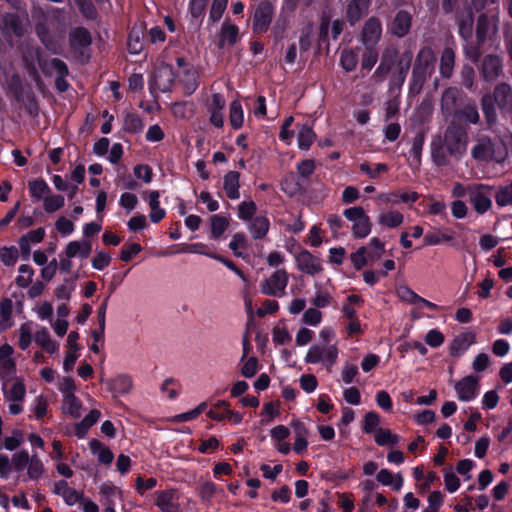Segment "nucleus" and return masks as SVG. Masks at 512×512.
<instances>
[{
    "label": "nucleus",
    "mask_w": 512,
    "mask_h": 512,
    "mask_svg": "<svg viewBox=\"0 0 512 512\" xmlns=\"http://www.w3.org/2000/svg\"><path fill=\"white\" fill-rule=\"evenodd\" d=\"M470 153L472 159L480 163L495 162L502 164L508 156L507 148L496 143L487 135H478L475 138Z\"/></svg>",
    "instance_id": "f257e3e1"
},
{
    "label": "nucleus",
    "mask_w": 512,
    "mask_h": 512,
    "mask_svg": "<svg viewBox=\"0 0 512 512\" xmlns=\"http://www.w3.org/2000/svg\"><path fill=\"white\" fill-rule=\"evenodd\" d=\"M442 144L450 157L460 161L467 152V130L461 125L452 122L447 126L444 132Z\"/></svg>",
    "instance_id": "f03ea898"
},
{
    "label": "nucleus",
    "mask_w": 512,
    "mask_h": 512,
    "mask_svg": "<svg viewBox=\"0 0 512 512\" xmlns=\"http://www.w3.org/2000/svg\"><path fill=\"white\" fill-rule=\"evenodd\" d=\"M65 12L62 9L52 8L48 12V17L56 22V29L58 30L57 39H53L50 35L48 28L44 24H38L36 26V33L40 38L41 42L45 47L51 50L53 53H58V41H63L65 38V28L67 26V20L64 16Z\"/></svg>",
    "instance_id": "7ed1b4c3"
},
{
    "label": "nucleus",
    "mask_w": 512,
    "mask_h": 512,
    "mask_svg": "<svg viewBox=\"0 0 512 512\" xmlns=\"http://www.w3.org/2000/svg\"><path fill=\"white\" fill-rule=\"evenodd\" d=\"M2 380L4 381L2 386L4 398L9 403L8 411L11 415H18L23 411L26 396L25 383L18 377Z\"/></svg>",
    "instance_id": "20e7f679"
},
{
    "label": "nucleus",
    "mask_w": 512,
    "mask_h": 512,
    "mask_svg": "<svg viewBox=\"0 0 512 512\" xmlns=\"http://www.w3.org/2000/svg\"><path fill=\"white\" fill-rule=\"evenodd\" d=\"M338 357L339 349L336 344L316 343L308 349L304 360L308 364H321L326 370L331 371Z\"/></svg>",
    "instance_id": "39448f33"
},
{
    "label": "nucleus",
    "mask_w": 512,
    "mask_h": 512,
    "mask_svg": "<svg viewBox=\"0 0 512 512\" xmlns=\"http://www.w3.org/2000/svg\"><path fill=\"white\" fill-rule=\"evenodd\" d=\"M343 216L352 223L351 232L355 239H364L372 231L370 217L361 206H354L343 211Z\"/></svg>",
    "instance_id": "423d86ee"
},
{
    "label": "nucleus",
    "mask_w": 512,
    "mask_h": 512,
    "mask_svg": "<svg viewBox=\"0 0 512 512\" xmlns=\"http://www.w3.org/2000/svg\"><path fill=\"white\" fill-rule=\"evenodd\" d=\"M289 282V275L285 269H277L260 283V292L263 295L283 297Z\"/></svg>",
    "instance_id": "0eeeda50"
},
{
    "label": "nucleus",
    "mask_w": 512,
    "mask_h": 512,
    "mask_svg": "<svg viewBox=\"0 0 512 512\" xmlns=\"http://www.w3.org/2000/svg\"><path fill=\"white\" fill-rule=\"evenodd\" d=\"M492 187L484 184L469 185V202L478 214H484L492 206Z\"/></svg>",
    "instance_id": "6e6552de"
},
{
    "label": "nucleus",
    "mask_w": 512,
    "mask_h": 512,
    "mask_svg": "<svg viewBox=\"0 0 512 512\" xmlns=\"http://www.w3.org/2000/svg\"><path fill=\"white\" fill-rule=\"evenodd\" d=\"M295 261L298 270L310 276L318 275L323 270L321 259L306 249L295 255Z\"/></svg>",
    "instance_id": "1a4fd4ad"
},
{
    "label": "nucleus",
    "mask_w": 512,
    "mask_h": 512,
    "mask_svg": "<svg viewBox=\"0 0 512 512\" xmlns=\"http://www.w3.org/2000/svg\"><path fill=\"white\" fill-rule=\"evenodd\" d=\"M28 24V15L26 13H7L3 16L0 28L6 34H13L20 37L24 33V28Z\"/></svg>",
    "instance_id": "9d476101"
},
{
    "label": "nucleus",
    "mask_w": 512,
    "mask_h": 512,
    "mask_svg": "<svg viewBox=\"0 0 512 512\" xmlns=\"http://www.w3.org/2000/svg\"><path fill=\"white\" fill-rule=\"evenodd\" d=\"M155 504L161 512H181L180 494L173 488L158 491Z\"/></svg>",
    "instance_id": "9b49d317"
},
{
    "label": "nucleus",
    "mask_w": 512,
    "mask_h": 512,
    "mask_svg": "<svg viewBox=\"0 0 512 512\" xmlns=\"http://www.w3.org/2000/svg\"><path fill=\"white\" fill-rule=\"evenodd\" d=\"M457 397L462 402H470L479 394V378L469 375L455 384Z\"/></svg>",
    "instance_id": "f8f14e48"
},
{
    "label": "nucleus",
    "mask_w": 512,
    "mask_h": 512,
    "mask_svg": "<svg viewBox=\"0 0 512 512\" xmlns=\"http://www.w3.org/2000/svg\"><path fill=\"white\" fill-rule=\"evenodd\" d=\"M177 65L180 70L177 72V76L187 94H192L198 87V72L190 65H187L183 58L177 59Z\"/></svg>",
    "instance_id": "ddd939ff"
},
{
    "label": "nucleus",
    "mask_w": 512,
    "mask_h": 512,
    "mask_svg": "<svg viewBox=\"0 0 512 512\" xmlns=\"http://www.w3.org/2000/svg\"><path fill=\"white\" fill-rule=\"evenodd\" d=\"M436 57L433 49L429 46L422 47L416 57L413 72L429 77L435 68Z\"/></svg>",
    "instance_id": "4468645a"
},
{
    "label": "nucleus",
    "mask_w": 512,
    "mask_h": 512,
    "mask_svg": "<svg viewBox=\"0 0 512 512\" xmlns=\"http://www.w3.org/2000/svg\"><path fill=\"white\" fill-rule=\"evenodd\" d=\"M43 70L56 75L55 85L59 92H65L68 89L69 84L66 77L68 76L69 71L65 62L57 58L51 59L45 63Z\"/></svg>",
    "instance_id": "2eb2a0df"
},
{
    "label": "nucleus",
    "mask_w": 512,
    "mask_h": 512,
    "mask_svg": "<svg viewBox=\"0 0 512 512\" xmlns=\"http://www.w3.org/2000/svg\"><path fill=\"white\" fill-rule=\"evenodd\" d=\"M498 18L490 20L485 14L477 19L476 36L479 44H483L487 40H492L498 33Z\"/></svg>",
    "instance_id": "dca6fc26"
},
{
    "label": "nucleus",
    "mask_w": 512,
    "mask_h": 512,
    "mask_svg": "<svg viewBox=\"0 0 512 512\" xmlns=\"http://www.w3.org/2000/svg\"><path fill=\"white\" fill-rule=\"evenodd\" d=\"M382 25L378 18H369L363 27L362 42L367 49L374 47L380 40Z\"/></svg>",
    "instance_id": "f3484780"
},
{
    "label": "nucleus",
    "mask_w": 512,
    "mask_h": 512,
    "mask_svg": "<svg viewBox=\"0 0 512 512\" xmlns=\"http://www.w3.org/2000/svg\"><path fill=\"white\" fill-rule=\"evenodd\" d=\"M14 349L10 344L0 346V378L8 379L15 375L16 364L12 355Z\"/></svg>",
    "instance_id": "a211bd4d"
},
{
    "label": "nucleus",
    "mask_w": 512,
    "mask_h": 512,
    "mask_svg": "<svg viewBox=\"0 0 512 512\" xmlns=\"http://www.w3.org/2000/svg\"><path fill=\"white\" fill-rule=\"evenodd\" d=\"M105 384L113 397L127 395L133 387L132 378L128 374H118L115 377L106 380Z\"/></svg>",
    "instance_id": "6ab92c4d"
},
{
    "label": "nucleus",
    "mask_w": 512,
    "mask_h": 512,
    "mask_svg": "<svg viewBox=\"0 0 512 512\" xmlns=\"http://www.w3.org/2000/svg\"><path fill=\"white\" fill-rule=\"evenodd\" d=\"M476 342V334L474 332H463L455 336L450 344L449 352L453 357L462 356L471 345Z\"/></svg>",
    "instance_id": "aec40b11"
},
{
    "label": "nucleus",
    "mask_w": 512,
    "mask_h": 512,
    "mask_svg": "<svg viewBox=\"0 0 512 512\" xmlns=\"http://www.w3.org/2000/svg\"><path fill=\"white\" fill-rule=\"evenodd\" d=\"M502 59L497 55H487L482 62V76L485 81L493 82L502 73Z\"/></svg>",
    "instance_id": "412c9836"
},
{
    "label": "nucleus",
    "mask_w": 512,
    "mask_h": 512,
    "mask_svg": "<svg viewBox=\"0 0 512 512\" xmlns=\"http://www.w3.org/2000/svg\"><path fill=\"white\" fill-rule=\"evenodd\" d=\"M173 68L170 65H161L153 74V85L160 92H167L171 89L174 81Z\"/></svg>",
    "instance_id": "4be33fe9"
},
{
    "label": "nucleus",
    "mask_w": 512,
    "mask_h": 512,
    "mask_svg": "<svg viewBox=\"0 0 512 512\" xmlns=\"http://www.w3.org/2000/svg\"><path fill=\"white\" fill-rule=\"evenodd\" d=\"M92 252V244L89 240H73L66 244L63 254L68 258L86 259Z\"/></svg>",
    "instance_id": "5701e85b"
},
{
    "label": "nucleus",
    "mask_w": 512,
    "mask_h": 512,
    "mask_svg": "<svg viewBox=\"0 0 512 512\" xmlns=\"http://www.w3.org/2000/svg\"><path fill=\"white\" fill-rule=\"evenodd\" d=\"M412 58L413 54L411 51H406L401 55L398 61L397 73H394L390 79L391 87H397L400 89L403 85L410 68Z\"/></svg>",
    "instance_id": "b1692460"
},
{
    "label": "nucleus",
    "mask_w": 512,
    "mask_h": 512,
    "mask_svg": "<svg viewBox=\"0 0 512 512\" xmlns=\"http://www.w3.org/2000/svg\"><path fill=\"white\" fill-rule=\"evenodd\" d=\"M246 224L247 229L254 240L264 239L270 230V220L266 215L255 216Z\"/></svg>",
    "instance_id": "393cba45"
},
{
    "label": "nucleus",
    "mask_w": 512,
    "mask_h": 512,
    "mask_svg": "<svg viewBox=\"0 0 512 512\" xmlns=\"http://www.w3.org/2000/svg\"><path fill=\"white\" fill-rule=\"evenodd\" d=\"M272 8L269 4H260L253 17V29L255 32H264L268 29L272 20Z\"/></svg>",
    "instance_id": "a878e982"
},
{
    "label": "nucleus",
    "mask_w": 512,
    "mask_h": 512,
    "mask_svg": "<svg viewBox=\"0 0 512 512\" xmlns=\"http://www.w3.org/2000/svg\"><path fill=\"white\" fill-rule=\"evenodd\" d=\"M404 222V215L395 209L381 211L377 216V224L386 229H395Z\"/></svg>",
    "instance_id": "bb28decb"
},
{
    "label": "nucleus",
    "mask_w": 512,
    "mask_h": 512,
    "mask_svg": "<svg viewBox=\"0 0 512 512\" xmlns=\"http://www.w3.org/2000/svg\"><path fill=\"white\" fill-rule=\"evenodd\" d=\"M223 190L227 198L237 200L240 198V173L229 171L223 176Z\"/></svg>",
    "instance_id": "cd10ccee"
},
{
    "label": "nucleus",
    "mask_w": 512,
    "mask_h": 512,
    "mask_svg": "<svg viewBox=\"0 0 512 512\" xmlns=\"http://www.w3.org/2000/svg\"><path fill=\"white\" fill-rule=\"evenodd\" d=\"M412 16L406 11H399L394 17L390 31L397 37H404L411 28Z\"/></svg>",
    "instance_id": "c85d7f7f"
},
{
    "label": "nucleus",
    "mask_w": 512,
    "mask_h": 512,
    "mask_svg": "<svg viewBox=\"0 0 512 512\" xmlns=\"http://www.w3.org/2000/svg\"><path fill=\"white\" fill-rule=\"evenodd\" d=\"M370 0H350L347 7V19L351 25L357 23L369 9Z\"/></svg>",
    "instance_id": "c756f323"
},
{
    "label": "nucleus",
    "mask_w": 512,
    "mask_h": 512,
    "mask_svg": "<svg viewBox=\"0 0 512 512\" xmlns=\"http://www.w3.org/2000/svg\"><path fill=\"white\" fill-rule=\"evenodd\" d=\"M491 96L494 97L497 106L500 109L512 107V87L508 83L498 84Z\"/></svg>",
    "instance_id": "7c9ffc66"
},
{
    "label": "nucleus",
    "mask_w": 512,
    "mask_h": 512,
    "mask_svg": "<svg viewBox=\"0 0 512 512\" xmlns=\"http://www.w3.org/2000/svg\"><path fill=\"white\" fill-rule=\"evenodd\" d=\"M34 342L43 350L50 354L58 351V344L51 338V335L46 327L37 330L33 335Z\"/></svg>",
    "instance_id": "2f4dec72"
},
{
    "label": "nucleus",
    "mask_w": 512,
    "mask_h": 512,
    "mask_svg": "<svg viewBox=\"0 0 512 512\" xmlns=\"http://www.w3.org/2000/svg\"><path fill=\"white\" fill-rule=\"evenodd\" d=\"M54 492L61 496L67 505H74L79 501V493L69 486L67 481L60 480L55 483Z\"/></svg>",
    "instance_id": "473e14b6"
},
{
    "label": "nucleus",
    "mask_w": 512,
    "mask_h": 512,
    "mask_svg": "<svg viewBox=\"0 0 512 512\" xmlns=\"http://www.w3.org/2000/svg\"><path fill=\"white\" fill-rule=\"evenodd\" d=\"M102 504H115L116 499H123L122 490L110 482L103 483L99 490Z\"/></svg>",
    "instance_id": "72a5a7b5"
},
{
    "label": "nucleus",
    "mask_w": 512,
    "mask_h": 512,
    "mask_svg": "<svg viewBox=\"0 0 512 512\" xmlns=\"http://www.w3.org/2000/svg\"><path fill=\"white\" fill-rule=\"evenodd\" d=\"M361 247L366 250V256L370 264L378 261L385 252V243L378 237H372L367 245Z\"/></svg>",
    "instance_id": "f704fd0d"
},
{
    "label": "nucleus",
    "mask_w": 512,
    "mask_h": 512,
    "mask_svg": "<svg viewBox=\"0 0 512 512\" xmlns=\"http://www.w3.org/2000/svg\"><path fill=\"white\" fill-rule=\"evenodd\" d=\"M160 193L153 190L148 195V204L150 208L149 218L153 223H159L166 215L165 209L160 207Z\"/></svg>",
    "instance_id": "c9c22d12"
},
{
    "label": "nucleus",
    "mask_w": 512,
    "mask_h": 512,
    "mask_svg": "<svg viewBox=\"0 0 512 512\" xmlns=\"http://www.w3.org/2000/svg\"><path fill=\"white\" fill-rule=\"evenodd\" d=\"M230 220L221 214H214L210 217L211 239H220L228 229Z\"/></svg>",
    "instance_id": "e433bc0d"
},
{
    "label": "nucleus",
    "mask_w": 512,
    "mask_h": 512,
    "mask_svg": "<svg viewBox=\"0 0 512 512\" xmlns=\"http://www.w3.org/2000/svg\"><path fill=\"white\" fill-rule=\"evenodd\" d=\"M89 447L94 455H97L98 461L102 464L109 465L114 459V454L111 449L104 446L99 440L92 439L89 442Z\"/></svg>",
    "instance_id": "4c0bfd02"
},
{
    "label": "nucleus",
    "mask_w": 512,
    "mask_h": 512,
    "mask_svg": "<svg viewBox=\"0 0 512 512\" xmlns=\"http://www.w3.org/2000/svg\"><path fill=\"white\" fill-rule=\"evenodd\" d=\"M377 481L384 486H391L393 490L399 491L403 486L401 474L393 475L388 469H381L376 475Z\"/></svg>",
    "instance_id": "58836bf2"
},
{
    "label": "nucleus",
    "mask_w": 512,
    "mask_h": 512,
    "mask_svg": "<svg viewBox=\"0 0 512 512\" xmlns=\"http://www.w3.org/2000/svg\"><path fill=\"white\" fill-rule=\"evenodd\" d=\"M70 45L73 49L87 47L91 43V36L85 28H74L69 34Z\"/></svg>",
    "instance_id": "ea45409f"
},
{
    "label": "nucleus",
    "mask_w": 512,
    "mask_h": 512,
    "mask_svg": "<svg viewBox=\"0 0 512 512\" xmlns=\"http://www.w3.org/2000/svg\"><path fill=\"white\" fill-rule=\"evenodd\" d=\"M13 302L5 298L0 303V331H5L13 326L12 320Z\"/></svg>",
    "instance_id": "a19ab883"
},
{
    "label": "nucleus",
    "mask_w": 512,
    "mask_h": 512,
    "mask_svg": "<svg viewBox=\"0 0 512 512\" xmlns=\"http://www.w3.org/2000/svg\"><path fill=\"white\" fill-rule=\"evenodd\" d=\"M397 56V50L395 48H388L384 51L382 60L379 66L375 70V75L381 78H385L391 70L394 63V58Z\"/></svg>",
    "instance_id": "79ce46f5"
},
{
    "label": "nucleus",
    "mask_w": 512,
    "mask_h": 512,
    "mask_svg": "<svg viewBox=\"0 0 512 512\" xmlns=\"http://www.w3.org/2000/svg\"><path fill=\"white\" fill-rule=\"evenodd\" d=\"M460 92L455 87L447 88L441 97V110L443 114H451L455 108Z\"/></svg>",
    "instance_id": "37998d69"
},
{
    "label": "nucleus",
    "mask_w": 512,
    "mask_h": 512,
    "mask_svg": "<svg viewBox=\"0 0 512 512\" xmlns=\"http://www.w3.org/2000/svg\"><path fill=\"white\" fill-rule=\"evenodd\" d=\"M238 33L239 30L236 25L224 22L220 32V47H224L225 45H234L238 40Z\"/></svg>",
    "instance_id": "c03bdc74"
},
{
    "label": "nucleus",
    "mask_w": 512,
    "mask_h": 512,
    "mask_svg": "<svg viewBox=\"0 0 512 512\" xmlns=\"http://www.w3.org/2000/svg\"><path fill=\"white\" fill-rule=\"evenodd\" d=\"M455 63V53L454 51L447 47L443 50L441 59H440V74L444 78H450L453 73Z\"/></svg>",
    "instance_id": "a18cd8bd"
},
{
    "label": "nucleus",
    "mask_w": 512,
    "mask_h": 512,
    "mask_svg": "<svg viewBox=\"0 0 512 512\" xmlns=\"http://www.w3.org/2000/svg\"><path fill=\"white\" fill-rule=\"evenodd\" d=\"M62 410L73 418H79L82 415L81 401L74 394L67 395L63 397Z\"/></svg>",
    "instance_id": "49530a36"
},
{
    "label": "nucleus",
    "mask_w": 512,
    "mask_h": 512,
    "mask_svg": "<svg viewBox=\"0 0 512 512\" xmlns=\"http://www.w3.org/2000/svg\"><path fill=\"white\" fill-rule=\"evenodd\" d=\"M316 139V134L308 125H302L298 130V148L300 150H308Z\"/></svg>",
    "instance_id": "de8ad7c7"
},
{
    "label": "nucleus",
    "mask_w": 512,
    "mask_h": 512,
    "mask_svg": "<svg viewBox=\"0 0 512 512\" xmlns=\"http://www.w3.org/2000/svg\"><path fill=\"white\" fill-rule=\"evenodd\" d=\"M229 122L235 130L240 129L244 123V112L239 100L230 103Z\"/></svg>",
    "instance_id": "09e8293b"
},
{
    "label": "nucleus",
    "mask_w": 512,
    "mask_h": 512,
    "mask_svg": "<svg viewBox=\"0 0 512 512\" xmlns=\"http://www.w3.org/2000/svg\"><path fill=\"white\" fill-rule=\"evenodd\" d=\"M496 101L491 94L483 95L481 99V108L483 114L486 118L487 123L490 125L496 121L497 113H496Z\"/></svg>",
    "instance_id": "8fccbe9b"
},
{
    "label": "nucleus",
    "mask_w": 512,
    "mask_h": 512,
    "mask_svg": "<svg viewBox=\"0 0 512 512\" xmlns=\"http://www.w3.org/2000/svg\"><path fill=\"white\" fill-rule=\"evenodd\" d=\"M455 115L467 124L475 125L480 120L478 109L474 104H467L463 108L458 109Z\"/></svg>",
    "instance_id": "3c124183"
},
{
    "label": "nucleus",
    "mask_w": 512,
    "mask_h": 512,
    "mask_svg": "<svg viewBox=\"0 0 512 512\" xmlns=\"http://www.w3.org/2000/svg\"><path fill=\"white\" fill-rule=\"evenodd\" d=\"M453 236L448 234L445 229H437L432 232H427L424 236V245L436 246L443 242H451Z\"/></svg>",
    "instance_id": "603ef678"
},
{
    "label": "nucleus",
    "mask_w": 512,
    "mask_h": 512,
    "mask_svg": "<svg viewBox=\"0 0 512 512\" xmlns=\"http://www.w3.org/2000/svg\"><path fill=\"white\" fill-rule=\"evenodd\" d=\"M229 248L236 257L246 258L247 253L244 250L247 248V238L245 234L241 232L234 234L229 243Z\"/></svg>",
    "instance_id": "864d4df0"
},
{
    "label": "nucleus",
    "mask_w": 512,
    "mask_h": 512,
    "mask_svg": "<svg viewBox=\"0 0 512 512\" xmlns=\"http://www.w3.org/2000/svg\"><path fill=\"white\" fill-rule=\"evenodd\" d=\"M257 205L252 200H245L239 203L237 207V217L243 222H248L255 217Z\"/></svg>",
    "instance_id": "5fc2aeb1"
},
{
    "label": "nucleus",
    "mask_w": 512,
    "mask_h": 512,
    "mask_svg": "<svg viewBox=\"0 0 512 512\" xmlns=\"http://www.w3.org/2000/svg\"><path fill=\"white\" fill-rule=\"evenodd\" d=\"M32 322L22 323L18 329V346L25 351L32 342Z\"/></svg>",
    "instance_id": "6e6d98bb"
},
{
    "label": "nucleus",
    "mask_w": 512,
    "mask_h": 512,
    "mask_svg": "<svg viewBox=\"0 0 512 512\" xmlns=\"http://www.w3.org/2000/svg\"><path fill=\"white\" fill-rule=\"evenodd\" d=\"M18 276L15 279V283L19 288H28L32 283L34 276V269L28 264H22L18 268Z\"/></svg>",
    "instance_id": "4d7b16f0"
},
{
    "label": "nucleus",
    "mask_w": 512,
    "mask_h": 512,
    "mask_svg": "<svg viewBox=\"0 0 512 512\" xmlns=\"http://www.w3.org/2000/svg\"><path fill=\"white\" fill-rule=\"evenodd\" d=\"M30 410L34 413L37 420L42 419L48 412V398L43 394L38 395L32 401Z\"/></svg>",
    "instance_id": "13d9d810"
},
{
    "label": "nucleus",
    "mask_w": 512,
    "mask_h": 512,
    "mask_svg": "<svg viewBox=\"0 0 512 512\" xmlns=\"http://www.w3.org/2000/svg\"><path fill=\"white\" fill-rule=\"evenodd\" d=\"M375 442L379 446H394L399 442V437L389 429L379 428L375 433Z\"/></svg>",
    "instance_id": "bf43d9fd"
},
{
    "label": "nucleus",
    "mask_w": 512,
    "mask_h": 512,
    "mask_svg": "<svg viewBox=\"0 0 512 512\" xmlns=\"http://www.w3.org/2000/svg\"><path fill=\"white\" fill-rule=\"evenodd\" d=\"M332 300L331 294L323 289L320 285H315V295L311 303L318 309L325 308L330 305Z\"/></svg>",
    "instance_id": "052dcab7"
},
{
    "label": "nucleus",
    "mask_w": 512,
    "mask_h": 512,
    "mask_svg": "<svg viewBox=\"0 0 512 512\" xmlns=\"http://www.w3.org/2000/svg\"><path fill=\"white\" fill-rule=\"evenodd\" d=\"M358 63V55L351 49H345L340 55V65L346 72L353 71Z\"/></svg>",
    "instance_id": "680f3d73"
},
{
    "label": "nucleus",
    "mask_w": 512,
    "mask_h": 512,
    "mask_svg": "<svg viewBox=\"0 0 512 512\" xmlns=\"http://www.w3.org/2000/svg\"><path fill=\"white\" fill-rule=\"evenodd\" d=\"M127 49L129 53L138 55L143 49L142 33L139 30L133 29L130 31L127 40Z\"/></svg>",
    "instance_id": "e2e57ef3"
},
{
    "label": "nucleus",
    "mask_w": 512,
    "mask_h": 512,
    "mask_svg": "<svg viewBox=\"0 0 512 512\" xmlns=\"http://www.w3.org/2000/svg\"><path fill=\"white\" fill-rule=\"evenodd\" d=\"M495 202L499 207H512V182L498 189L495 195Z\"/></svg>",
    "instance_id": "0e129e2a"
},
{
    "label": "nucleus",
    "mask_w": 512,
    "mask_h": 512,
    "mask_svg": "<svg viewBox=\"0 0 512 512\" xmlns=\"http://www.w3.org/2000/svg\"><path fill=\"white\" fill-rule=\"evenodd\" d=\"M448 153L444 145L433 143L431 147V157L435 165L442 167L449 164Z\"/></svg>",
    "instance_id": "69168bd1"
},
{
    "label": "nucleus",
    "mask_w": 512,
    "mask_h": 512,
    "mask_svg": "<svg viewBox=\"0 0 512 512\" xmlns=\"http://www.w3.org/2000/svg\"><path fill=\"white\" fill-rule=\"evenodd\" d=\"M26 469L30 480H38L44 472V465L41 459L36 454H33Z\"/></svg>",
    "instance_id": "338daca9"
},
{
    "label": "nucleus",
    "mask_w": 512,
    "mask_h": 512,
    "mask_svg": "<svg viewBox=\"0 0 512 512\" xmlns=\"http://www.w3.org/2000/svg\"><path fill=\"white\" fill-rule=\"evenodd\" d=\"M65 199L62 195H49L43 199V208L47 213H54L64 207Z\"/></svg>",
    "instance_id": "774afa93"
}]
</instances>
